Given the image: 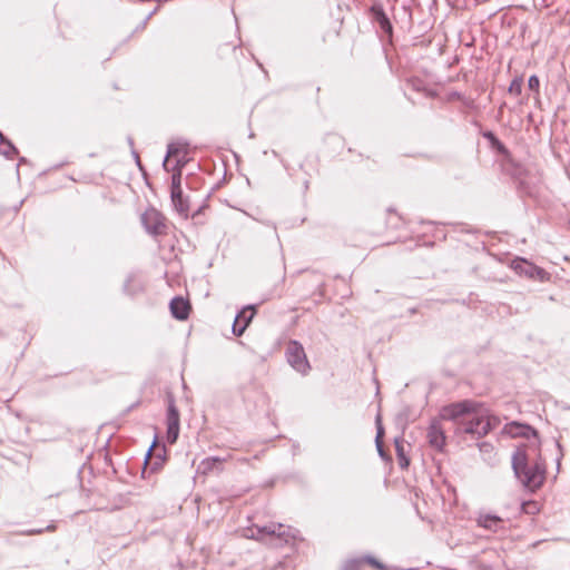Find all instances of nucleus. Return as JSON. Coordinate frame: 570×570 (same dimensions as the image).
Instances as JSON below:
<instances>
[{
  "instance_id": "32",
  "label": "nucleus",
  "mask_w": 570,
  "mask_h": 570,
  "mask_svg": "<svg viewBox=\"0 0 570 570\" xmlns=\"http://www.w3.org/2000/svg\"><path fill=\"white\" fill-rule=\"evenodd\" d=\"M183 389H184V390H186V389H187V386H186V384H185V382H184V381H183Z\"/></svg>"
},
{
  "instance_id": "16",
  "label": "nucleus",
  "mask_w": 570,
  "mask_h": 570,
  "mask_svg": "<svg viewBox=\"0 0 570 570\" xmlns=\"http://www.w3.org/2000/svg\"><path fill=\"white\" fill-rule=\"evenodd\" d=\"M0 145L2 146V148H0V151L6 157L12 158L13 155L17 154V149L14 148V146L11 142L6 141L1 134H0Z\"/></svg>"
},
{
  "instance_id": "4",
  "label": "nucleus",
  "mask_w": 570,
  "mask_h": 570,
  "mask_svg": "<svg viewBox=\"0 0 570 570\" xmlns=\"http://www.w3.org/2000/svg\"><path fill=\"white\" fill-rule=\"evenodd\" d=\"M288 364L297 372L306 374L311 368L303 345L298 341H291L286 347Z\"/></svg>"
},
{
  "instance_id": "1",
  "label": "nucleus",
  "mask_w": 570,
  "mask_h": 570,
  "mask_svg": "<svg viewBox=\"0 0 570 570\" xmlns=\"http://www.w3.org/2000/svg\"><path fill=\"white\" fill-rule=\"evenodd\" d=\"M505 431L512 438L533 439L529 445L520 444L517 446L511 456V465L515 478L522 483L523 487L535 490L539 489L544 481L546 461L538 455V460L530 465L529 451H539V433L529 424L513 421L505 425Z\"/></svg>"
},
{
  "instance_id": "31",
  "label": "nucleus",
  "mask_w": 570,
  "mask_h": 570,
  "mask_svg": "<svg viewBox=\"0 0 570 570\" xmlns=\"http://www.w3.org/2000/svg\"><path fill=\"white\" fill-rule=\"evenodd\" d=\"M155 444H156V442H154L153 446H151V448H149V450H148V452H147V459L150 456V453H151V451H153V449H154Z\"/></svg>"
},
{
  "instance_id": "21",
  "label": "nucleus",
  "mask_w": 570,
  "mask_h": 570,
  "mask_svg": "<svg viewBox=\"0 0 570 570\" xmlns=\"http://www.w3.org/2000/svg\"><path fill=\"white\" fill-rule=\"evenodd\" d=\"M362 564H363V558L348 559L344 563L343 570H360Z\"/></svg>"
},
{
  "instance_id": "7",
  "label": "nucleus",
  "mask_w": 570,
  "mask_h": 570,
  "mask_svg": "<svg viewBox=\"0 0 570 570\" xmlns=\"http://www.w3.org/2000/svg\"><path fill=\"white\" fill-rule=\"evenodd\" d=\"M368 14L371 19L379 24L381 31L391 40L393 37V26L383 4L380 1L374 2L368 8Z\"/></svg>"
},
{
  "instance_id": "3",
  "label": "nucleus",
  "mask_w": 570,
  "mask_h": 570,
  "mask_svg": "<svg viewBox=\"0 0 570 570\" xmlns=\"http://www.w3.org/2000/svg\"><path fill=\"white\" fill-rule=\"evenodd\" d=\"M246 537L257 541H264L275 547H282L295 539L292 529L282 523H271L264 527L248 529Z\"/></svg>"
},
{
  "instance_id": "23",
  "label": "nucleus",
  "mask_w": 570,
  "mask_h": 570,
  "mask_svg": "<svg viewBox=\"0 0 570 570\" xmlns=\"http://www.w3.org/2000/svg\"><path fill=\"white\" fill-rule=\"evenodd\" d=\"M375 426H376L375 441H383L385 431H384V426L382 424V417H381L380 413L375 417Z\"/></svg>"
},
{
  "instance_id": "17",
  "label": "nucleus",
  "mask_w": 570,
  "mask_h": 570,
  "mask_svg": "<svg viewBox=\"0 0 570 570\" xmlns=\"http://www.w3.org/2000/svg\"><path fill=\"white\" fill-rule=\"evenodd\" d=\"M522 86H523V79L521 77H515L511 81L508 91L510 95L519 96L522 92Z\"/></svg>"
},
{
  "instance_id": "30",
  "label": "nucleus",
  "mask_w": 570,
  "mask_h": 570,
  "mask_svg": "<svg viewBox=\"0 0 570 570\" xmlns=\"http://www.w3.org/2000/svg\"><path fill=\"white\" fill-rule=\"evenodd\" d=\"M403 10L409 14L410 21L412 20V12L409 6H403Z\"/></svg>"
},
{
  "instance_id": "13",
  "label": "nucleus",
  "mask_w": 570,
  "mask_h": 570,
  "mask_svg": "<svg viewBox=\"0 0 570 570\" xmlns=\"http://www.w3.org/2000/svg\"><path fill=\"white\" fill-rule=\"evenodd\" d=\"M169 415H168V431H167V441L170 444H174L178 439V414L175 409L174 401L169 402Z\"/></svg>"
},
{
  "instance_id": "14",
  "label": "nucleus",
  "mask_w": 570,
  "mask_h": 570,
  "mask_svg": "<svg viewBox=\"0 0 570 570\" xmlns=\"http://www.w3.org/2000/svg\"><path fill=\"white\" fill-rule=\"evenodd\" d=\"M476 523L479 527L497 532L502 527L503 520L497 514L480 513Z\"/></svg>"
},
{
  "instance_id": "11",
  "label": "nucleus",
  "mask_w": 570,
  "mask_h": 570,
  "mask_svg": "<svg viewBox=\"0 0 570 570\" xmlns=\"http://www.w3.org/2000/svg\"><path fill=\"white\" fill-rule=\"evenodd\" d=\"M426 438L429 444L438 450L439 452H443L446 444V436L443 428L441 426L440 421L432 420L426 432Z\"/></svg>"
},
{
  "instance_id": "12",
  "label": "nucleus",
  "mask_w": 570,
  "mask_h": 570,
  "mask_svg": "<svg viewBox=\"0 0 570 570\" xmlns=\"http://www.w3.org/2000/svg\"><path fill=\"white\" fill-rule=\"evenodd\" d=\"M225 459L219 456H209L198 464L197 472L202 474H214L219 473L223 470Z\"/></svg>"
},
{
  "instance_id": "19",
  "label": "nucleus",
  "mask_w": 570,
  "mask_h": 570,
  "mask_svg": "<svg viewBox=\"0 0 570 570\" xmlns=\"http://www.w3.org/2000/svg\"><path fill=\"white\" fill-rule=\"evenodd\" d=\"M179 150H180V170H181L183 167L185 166V164L190 160V158L187 157V155L189 154V144L187 141H183L180 139Z\"/></svg>"
},
{
  "instance_id": "22",
  "label": "nucleus",
  "mask_w": 570,
  "mask_h": 570,
  "mask_svg": "<svg viewBox=\"0 0 570 570\" xmlns=\"http://www.w3.org/2000/svg\"><path fill=\"white\" fill-rule=\"evenodd\" d=\"M406 85L412 88L413 90L421 92L425 90V85L423 80L419 78H410L406 80Z\"/></svg>"
},
{
  "instance_id": "15",
  "label": "nucleus",
  "mask_w": 570,
  "mask_h": 570,
  "mask_svg": "<svg viewBox=\"0 0 570 570\" xmlns=\"http://www.w3.org/2000/svg\"><path fill=\"white\" fill-rule=\"evenodd\" d=\"M396 456L401 469H406L410 464L409 458L405 455L404 441L401 438L394 440Z\"/></svg>"
},
{
  "instance_id": "33",
  "label": "nucleus",
  "mask_w": 570,
  "mask_h": 570,
  "mask_svg": "<svg viewBox=\"0 0 570 570\" xmlns=\"http://www.w3.org/2000/svg\"><path fill=\"white\" fill-rule=\"evenodd\" d=\"M30 533H40V530L31 531Z\"/></svg>"
},
{
  "instance_id": "5",
  "label": "nucleus",
  "mask_w": 570,
  "mask_h": 570,
  "mask_svg": "<svg viewBox=\"0 0 570 570\" xmlns=\"http://www.w3.org/2000/svg\"><path fill=\"white\" fill-rule=\"evenodd\" d=\"M164 168L166 171L171 173V200L176 206L178 202V145L175 142L168 145Z\"/></svg>"
},
{
  "instance_id": "24",
  "label": "nucleus",
  "mask_w": 570,
  "mask_h": 570,
  "mask_svg": "<svg viewBox=\"0 0 570 570\" xmlns=\"http://www.w3.org/2000/svg\"><path fill=\"white\" fill-rule=\"evenodd\" d=\"M522 510L528 514L538 512V503L535 501H527L522 503Z\"/></svg>"
},
{
  "instance_id": "2",
  "label": "nucleus",
  "mask_w": 570,
  "mask_h": 570,
  "mask_svg": "<svg viewBox=\"0 0 570 570\" xmlns=\"http://www.w3.org/2000/svg\"><path fill=\"white\" fill-rule=\"evenodd\" d=\"M441 417L453 422L456 433L470 434L476 439L485 436L497 425V420L487 416L482 404L473 400H462L443 406Z\"/></svg>"
},
{
  "instance_id": "9",
  "label": "nucleus",
  "mask_w": 570,
  "mask_h": 570,
  "mask_svg": "<svg viewBox=\"0 0 570 570\" xmlns=\"http://www.w3.org/2000/svg\"><path fill=\"white\" fill-rule=\"evenodd\" d=\"M492 147L497 149L503 157V167L507 171H509L513 177H521L523 175V167L518 164L511 156L509 149L504 146L501 140H497L492 144Z\"/></svg>"
},
{
  "instance_id": "27",
  "label": "nucleus",
  "mask_w": 570,
  "mask_h": 570,
  "mask_svg": "<svg viewBox=\"0 0 570 570\" xmlns=\"http://www.w3.org/2000/svg\"><path fill=\"white\" fill-rule=\"evenodd\" d=\"M169 308L173 317L178 320V296L170 299Z\"/></svg>"
},
{
  "instance_id": "25",
  "label": "nucleus",
  "mask_w": 570,
  "mask_h": 570,
  "mask_svg": "<svg viewBox=\"0 0 570 570\" xmlns=\"http://www.w3.org/2000/svg\"><path fill=\"white\" fill-rule=\"evenodd\" d=\"M528 87L532 91H537V92L539 91L540 80H539L538 76L532 75V76L529 77V79H528Z\"/></svg>"
},
{
  "instance_id": "29",
  "label": "nucleus",
  "mask_w": 570,
  "mask_h": 570,
  "mask_svg": "<svg viewBox=\"0 0 570 570\" xmlns=\"http://www.w3.org/2000/svg\"><path fill=\"white\" fill-rule=\"evenodd\" d=\"M487 139H489V141L491 142V145L498 140V137L492 132V131H488L483 135Z\"/></svg>"
},
{
  "instance_id": "28",
  "label": "nucleus",
  "mask_w": 570,
  "mask_h": 570,
  "mask_svg": "<svg viewBox=\"0 0 570 570\" xmlns=\"http://www.w3.org/2000/svg\"><path fill=\"white\" fill-rule=\"evenodd\" d=\"M377 453L381 458L385 459L386 454L383 448V441H375Z\"/></svg>"
},
{
  "instance_id": "20",
  "label": "nucleus",
  "mask_w": 570,
  "mask_h": 570,
  "mask_svg": "<svg viewBox=\"0 0 570 570\" xmlns=\"http://www.w3.org/2000/svg\"><path fill=\"white\" fill-rule=\"evenodd\" d=\"M362 558H363V563H367L377 570H387V568L384 563H382L381 561H379L376 558H374L372 556H365Z\"/></svg>"
},
{
  "instance_id": "6",
  "label": "nucleus",
  "mask_w": 570,
  "mask_h": 570,
  "mask_svg": "<svg viewBox=\"0 0 570 570\" xmlns=\"http://www.w3.org/2000/svg\"><path fill=\"white\" fill-rule=\"evenodd\" d=\"M141 223L153 235H161L167 228L165 217L155 208H149L141 215Z\"/></svg>"
},
{
  "instance_id": "26",
  "label": "nucleus",
  "mask_w": 570,
  "mask_h": 570,
  "mask_svg": "<svg viewBox=\"0 0 570 570\" xmlns=\"http://www.w3.org/2000/svg\"><path fill=\"white\" fill-rule=\"evenodd\" d=\"M179 210H180V217H185L187 218L188 217V210H189V205H188V202L183 197V191L180 190V207H179Z\"/></svg>"
},
{
  "instance_id": "8",
  "label": "nucleus",
  "mask_w": 570,
  "mask_h": 570,
  "mask_svg": "<svg viewBox=\"0 0 570 570\" xmlns=\"http://www.w3.org/2000/svg\"><path fill=\"white\" fill-rule=\"evenodd\" d=\"M256 313L255 305L244 306L235 316L232 332L235 336H242L248 325L250 324L254 315Z\"/></svg>"
},
{
  "instance_id": "10",
  "label": "nucleus",
  "mask_w": 570,
  "mask_h": 570,
  "mask_svg": "<svg viewBox=\"0 0 570 570\" xmlns=\"http://www.w3.org/2000/svg\"><path fill=\"white\" fill-rule=\"evenodd\" d=\"M513 264L514 271L520 275L539 281H544L547 278L548 273L543 268L538 267L524 258L517 259Z\"/></svg>"
},
{
  "instance_id": "18",
  "label": "nucleus",
  "mask_w": 570,
  "mask_h": 570,
  "mask_svg": "<svg viewBox=\"0 0 570 570\" xmlns=\"http://www.w3.org/2000/svg\"><path fill=\"white\" fill-rule=\"evenodd\" d=\"M191 312V304L188 298L180 296V321H185L189 317Z\"/></svg>"
}]
</instances>
